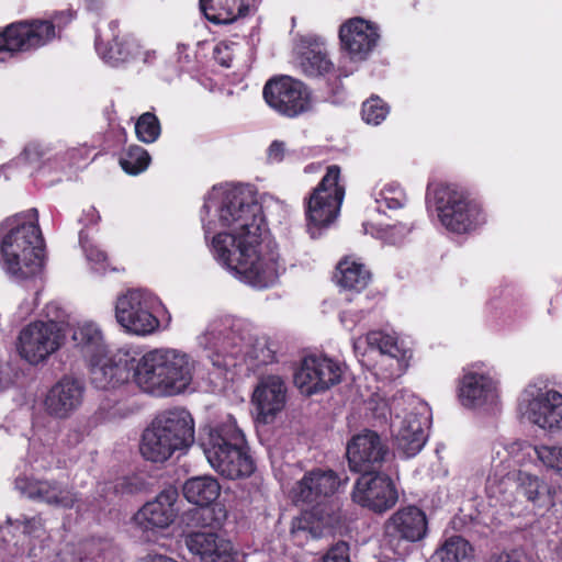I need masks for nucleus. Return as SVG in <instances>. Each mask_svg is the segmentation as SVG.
I'll return each instance as SVG.
<instances>
[{
	"label": "nucleus",
	"mask_w": 562,
	"mask_h": 562,
	"mask_svg": "<svg viewBox=\"0 0 562 562\" xmlns=\"http://www.w3.org/2000/svg\"><path fill=\"white\" fill-rule=\"evenodd\" d=\"M497 396V383L488 374L468 372L459 381L458 397L464 407L493 404Z\"/></svg>",
	"instance_id": "393cba45"
},
{
	"label": "nucleus",
	"mask_w": 562,
	"mask_h": 562,
	"mask_svg": "<svg viewBox=\"0 0 562 562\" xmlns=\"http://www.w3.org/2000/svg\"><path fill=\"white\" fill-rule=\"evenodd\" d=\"M286 385L279 375H267L260 379L252 393V403L256 406L258 419L270 423L280 413L286 403Z\"/></svg>",
	"instance_id": "b1692460"
},
{
	"label": "nucleus",
	"mask_w": 562,
	"mask_h": 562,
	"mask_svg": "<svg viewBox=\"0 0 562 562\" xmlns=\"http://www.w3.org/2000/svg\"><path fill=\"white\" fill-rule=\"evenodd\" d=\"M349 551V543L340 540L328 549L322 562H350Z\"/></svg>",
	"instance_id": "37998d69"
},
{
	"label": "nucleus",
	"mask_w": 562,
	"mask_h": 562,
	"mask_svg": "<svg viewBox=\"0 0 562 562\" xmlns=\"http://www.w3.org/2000/svg\"><path fill=\"white\" fill-rule=\"evenodd\" d=\"M63 339L58 323L37 321L21 330L18 349L23 359L37 364L58 350Z\"/></svg>",
	"instance_id": "4468645a"
},
{
	"label": "nucleus",
	"mask_w": 562,
	"mask_h": 562,
	"mask_svg": "<svg viewBox=\"0 0 562 562\" xmlns=\"http://www.w3.org/2000/svg\"><path fill=\"white\" fill-rule=\"evenodd\" d=\"M91 384L99 390L114 389L134 378L137 360L128 350L105 351L87 360Z\"/></svg>",
	"instance_id": "f8f14e48"
},
{
	"label": "nucleus",
	"mask_w": 562,
	"mask_h": 562,
	"mask_svg": "<svg viewBox=\"0 0 562 562\" xmlns=\"http://www.w3.org/2000/svg\"><path fill=\"white\" fill-rule=\"evenodd\" d=\"M186 499L196 506L215 503L221 494L218 481L210 475L194 476L186 481L182 487Z\"/></svg>",
	"instance_id": "7c9ffc66"
},
{
	"label": "nucleus",
	"mask_w": 562,
	"mask_h": 562,
	"mask_svg": "<svg viewBox=\"0 0 562 562\" xmlns=\"http://www.w3.org/2000/svg\"><path fill=\"white\" fill-rule=\"evenodd\" d=\"M150 160V155L145 148L139 145H131L123 150L119 162L127 175L137 176L148 168Z\"/></svg>",
	"instance_id": "c9c22d12"
},
{
	"label": "nucleus",
	"mask_w": 562,
	"mask_h": 562,
	"mask_svg": "<svg viewBox=\"0 0 562 562\" xmlns=\"http://www.w3.org/2000/svg\"><path fill=\"white\" fill-rule=\"evenodd\" d=\"M44 155H45L44 148L42 147L41 144L35 143V142L29 143L24 147V149L21 154L23 160L26 162H30V164L38 162L43 158Z\"/></svg>",
	"instance_id": "de8ad7c7"
},
{
	"label": "nucleus",
	"mask_w": 562,
	"mask_h": 562,
	"mask_svg": "<svg viewBox=\"0 0 562 562\" xmlns=\"http://www.w3.org/2000/svg\"><path fill=\"white\" fill-rule=\"evenodd\" d=\"M220 221L234 233H218L212 239L214 257L254 286L268 288L278 279V256L262 255L265 231L262 205L249 190L228 192L220 209Z\"/></svg>",
	"instance_id": "f257e3e1"
},
{
	"label": "nucleus",
	"mask_w": 562,
	"mask_h": 562,
	"mask_svg": "<svg viewBox=\"0 0 562 562\" xmlns=\"http://www.w3.org/2000/svg\"><path fill=\"white\" fill-rule=\"evenodd\" d=\"M490 562H535L533 559L521 549H514L510 551H503L498 554H493Z\"/></svg>",
	"instance_id": "c03bdc74"
},
{
	"label": "nucleus",
	"mask_w": 562,
	"mask_h": 562,
	"mask_svg": "<svg viewBox=\"0 0 562 562\" xmlns=\"http://www.w3.org/2000/svg\"><path fill=\"white\" fill-rule=\"evenodd\" d=\"M517 493L536 506L553 504L549 485L536 475L525 471L517 474Z\"/></svg>",
	"instance_id": "2f4dec72"
},
{
	"label": "nucleus",
	"mask_w": 562,
	"mask_h": 562,
	"mask_svg": "<svg viewBox=\"0 0 562 562\" xmlns=\"http://www.w3.org/2000/svg\"><path fill=\"white\" fill-rule=\"evenodd\" d=\"M413 226L406 224H395L390 226L389 236L392 238L393 244H401L404 238L412 232Z\"/></svg>",
	"instance_id": "8fccbe9b"
},
{
	"label": "nucleus",
	"mask_w": 562,
	"mask_h": 562,
	"mask_svg": "<svg viewBox=\"0 0 562 562\" xmlns=\"http://www.w3.org/2000/svg\"><path fill=\"white\" fill-rule=\"evenodd\" d=\"M345 194L341 168L329 165L318 184L304 200L307 228L313 237L314 229L328 227L337 218Z\"/></svg>",
	"instance_id": "6e6552de"
},
{
	"label": "nucleus",
	"mask_w": 562,
	"mask_h": 562,
	"mask_svg": "<svg viewBox=\"0 0 562 562\" xmlns=\"http://www.w3.org/2000/svg\"><path fill=\"white\" fill-rule=\"evenodd\" d=\"M15 484L29 499L48 506L71 509L79 501L72 488L57 480L24 476L16 479Z\"/></svg>",
	"instance_id": "6ab92c4d"
},
{
	"label": "nucleus",
	"mask_w": 562,
	"mask_h": 562,
	"mask_svg": "<svg viewBox=\"0 0 562 562\" xmlns=\"http://www.w3.org/2000/svg\"><path fill=\"white\" fill-rule=\"evenodd\" d=\"M44 530V520L41 516L26 518L23 522V533L26 536L38 537V531Z\"/></svg>",
	"instance_id": "09e8293b"
},
{
	"label": "nucleus",
	"mask_w": 562,
	"mask_h": 562,
	"mask_svg": "<svg viewBox=\"0 0 562 562\" xmlns=\"http://www.w3.org/2000/svg\"><path fill=\"white\" fill-rule=\"evenodd\" d=\"M389 105L380 97L373 95L362 103L361 115L366 123L379 125L389 114Z\"/></svg>",
	"instance_id": "58836bf2"
},
{
	"label": "nucleus",
	"mask_w": 562,
	"mask_h": 562,
	"mask_svg": "<svg viewBox=\"0 0 562 562\" xmlns=\"http://www.w3.org/2000/svg\"><path fill=\"white\" fill-rule=\"evenodd\" d=\"M94 45L99 56L111 66L137 60L140 55V43L132 35H122L117 20L109 22L105 33L97 30Z\"/></svg>",
	"instance_id": "a211bd4d"
},
{
	"label": "nucleus",
	"mask_w": 562,
	"mask_h": 562,
	"mask_svg": "<svg viewBox=\"0 0 562 562\" xmlns=\"http://www.w3.org/2000/svg\"><path fill=\"white\" fill-rule=\"evenodd\" d=\"M256 0H199L201 12L213 24H231L246 16Z\"/></svg>",
	"instance_id": "cd10ccee"
},
{
	"label": "nucleus",
	"mask_w": 562,
	"mask_h": 562,
	"mask_svg": "<svg viewBox=\"0 0 562 562\" xmlns=\"http://www.w3.org/2000/svg\"><path fill=\"white\" fill-rule=\"evenodd\" d=\"M135 134L138 140L145 144L156 142L161 134V124L156 114L153 112L140 114L135 123Z\"/></svg>",
	"instance_id": "e433bc0d"
},
{
	"label": "nucleus",
	"mask_w": 562,
	"mask_h": 562,
	"mask_svg": "<svg viewBox=\"0 0 562 562\" xmlns=\"http://www.w3.org/2000/svg\"><path fill=\"white\" fill-rule=\"evenodd\" d=\"M194 442V420L183 408H173L157 415L144 430L139 445L143 458L154 463H164L176 450Z\"/></svg>",
	"instance_id": "423d86ee"
},
{
	"label": "nucleus",
	"mask_w": 562,
	"mask_h": 562,
	"mask_svg": "<svg viewBox=\"0 0 562 562\" xmlns=\"http://www.w3.org/2000/svg\"><path fill=\"white\" fill-rule=\"evenodd\" d=\"M1 229H8L0 245L2 266L7 273L19 281L41 273L44 266V238L38 224V211L33 207L7 217Z\"/></svg>",
	"instance_id": "7ed1b4c3"
},
{
	"label": "nucleus",
	"mask_w": 562,
	"mask_h": 562,
	"mask_svg": "<svg viewBox=\"0 0 562 562\" xmlns=\"http://www.w3.org/2000/svg\"><path fill=\"white\" fill-rule=\"evenodd\" d=\"M434 202L442 226L456 234H468L485 223L480 202L456 184L440 183L432 190Z\"/></svg>",
	"instance_id": "0eeeda50"
},
{
	"label": "nucleus",
	"mask_w": 562,
	"mask_h": 562,
	"mask_svg": "<svg viewBox=\"0 0 562 562\" xmlns=\"http://www.w3.org/2000/svg\"><path fill=\"white\" fill-rule=\"evenodd\" d=\"M285 144L281 140H273L268 147V158L270 161L280 162L284 158Z\"/></svg>",
	"instance_id": "3c124183"
},
{
	"label": "nucleus",
	"mask_w": 562,
	"mask_h": 562,
	"mask_svg": "<svg viewBox=\"0 0 562 562\" xmlns=\"http://www.w3.org/2000/svg\"><path fill=\"white\" fill-rule=\"evenodd\" d=\"M348 475L330 468H314L306 471L291 491L296 506L306 505L292 522V532H308L313 538H321L325 531L334 529L341 521L339 503L334 496L345 491Z\"/></svg>",
	"instance_id": "f03ea898"
},
{
	"label": "nucleus",
	"mask_w": 562,
	"mask_h": 562,
	"mask_svg": "<svg viewBox=\"0 0 562 562\" xmlns=\"http://www.w3.org/2000/svg\"><path fill=\"white\" fill-rule=\"evenodd\" d=\"M334 279L342 290L361 293L370 284L372 274L363 263L345 257L337 263Z\"/></svg>",
	"instance_id": "c85d7f7f"
},
{
	"label": "nucleus",
	"mask_w": 562,
	"mask_h": 562,
	"mask_svg": "<svg viewBox=\"0 0 562 562\" xmlns=\"http://www.w3.org/2000/svg\"><path fill=\"white\" fill-rule=\"evenodd\" d=\"M379 37L378 26L360 16L347 20L339 27L341 49L353 61L364 60Z\"/></svg>",
	"instance_id": "aec40b11"
},
{
	"label": "nucleus",
	"mask_w": 562,
	"mask_h": 562,
	"mask_svg": "<svg viewBox=\"0 0 562 562\" xmlns=\"http://www.w3.org/2000/svg\"><path fill=\"white\" fill-rule=\"evenodd\" d=\"M535 451L547 468L555 470L562 476V447L539 446Z\"/></svg>",
	"instance_id": "a19ab883"
},
{
	"label": "nucleus",
	"mask_w": 562,
	"mask_h": 562,
	"mask_svg": "<svg viewBox=\"0 0 562 562\" xmlns=\"http://www.w3.org/2000/svg\"><path fill=\"white\" fill-rule=\"evenodd\" d=\"M56 37V26L50 20L31 19L12 22L0 27V60L21 53L34 52Z\"/></svg>",
	"instance_id": "1a4fd4ad"
},
{
	"label": "nucleus",
	"mask_w": 562,
	"mask_h": 562,
	"mask_svg": "<svg viewBox=\"0 0 562 562\" xmlns=\"http://www.w3.org/2000/svg\"><path fill=\"white\" fill-rule=\"evenodd\" d=\"M213 57L218 65L229 68L234 59L232 45L225 42L218 43L214 47Z\"/></svg>",
	"instance_id": "a18cd8bd"
},
{
	"label": "nucleus",
	"mask_w": 562,
	"mask_h": 562,
	"mask_svg": "<svg viewBox=\"0 0 562 562\" xmlns=\"http://www.w3.org/2000/svg\"><path fill=\"white\" fill-rule=\"evenodd\" d=\"M300 65L306 77H325L335 72L327 52L318 45L308 47L302 54Z\"/></svg>",
	"instance_id": "f704fd0d"
},
{
	"label": "nucleus",
	"mask_w": 562,
	"mask_h": 562,
	"mask_svg": "<svg viewBox=\"0 0 562 562\" xmlns=\"http://www.w3.org/2000/svg\"><path fill=\"white\" fill-rule=\"evenodd\" d=\"M226 519L227 510L220 503L198 506L188 510L183 516V521L188 528L214 532L223 527Z\"/></svg>",
	"instance_id": "c756f323"
},
{
	"label": "nucleus",
	"mask_w": 562,
	"mask_h": 562,
	"mask_svg": "<svg viewBox=\"0 0 562 562\" xmlns=\"http://www.w3.org/2000/svg\"><path fill=\"white\" fill-rule=\"evenodd\" d=\"M341 374L342 370L336 361L327 357L307 356L294 373V383L302 393L312 395L340 383Z\"/></svg>",
	"instance_id": "f3484780"
},
{
	"label": "nucleus",
	"mask_w": 562,
	"mask_h": 562,
	"mask_svg": "<svg viewBox=\"0 0 562 562\" xmlns=\"http://www.w3.org/2000/svg\"><path fill=\"white\" fill-rule=\"evenodd\" d=\"M528 418L549 431L562 429V394L555 390L540 392L529 401Z\"/></svg>",
	"instance_id": "a878e982"
},
{
	"label": "nucleus",
	"mask_w": 562,
	"mask_h": 562,
	"mask_svg": "<svg viewBox=\"0 0 562 562\" xmlns=\"http://www.w3.org/2000/svg\"><path fill=\"white\" fill-rule=\"evenodd\" d=\"M157 58V53L154 49H145L140 45V55L137 59H142L145 65H153Z\"/></svg>",
	"instance_id": "864d4df0"
},
{
	"label": "nucleus",
	"mask_w": 562,
	"mask_h": 562,
	"mask_svg": "<svg viewBox=\"0 0 562 562\" xmlns=\"http://www.w3.org/2000/svg\"><path fill=\"white\" fill-rule=\"evenodd\" d=\"M145 562H178L175 559L165 554H148L145 558Z\"/></svg>",
	"instance_id": "5fc2aeb1"
},
{
	"label": "nucleus",
	"mask_w": 562,
	"mask_h": 562,
	"mask_svg": "<svg viewBox=\"0 0 562 562\" xmlns=\"http://www.w3.org/2000/svg\"><path fill=\"white\" fill-rule=\"evenodd\" d=\"M155 299L142 290H128L116 300V322L127 331L137 336H147L160 325L154 314Z\"/></svg>",
	"instance_id": "9b49d317"
},
{
	"label": "nucleus",
	"mask_w": 562,
	"mask_h": 562,
	"mask_svg": "<svg viewBox=\"0 0 562 562\" xmlns=\"http://www.w3.org/2000/svg\"><path fill=\"white\" fill-rule=\"evenodd\" d=\"M346 457L351 472L366 474L382 470L390 451L375 431L364 430L348 441Z\"/></svg>",
	"instance_id": "2eb2a0df"
},
{
	"label": "nucleus",
	"mask_w": 562,
	"mask_h": 562,
	"mask_svg": "<svg viewBox=\"0 0 562 562\" xmlns=\"http://www.w3.org/2000/svg\"><path fill=\"white\" fill-rule=\"evenodd\" d=\"M367 342L371 348H376L381 353L387 355L392 358L398 359L403 356L397 339L382 330L369 331L367 334Z\"/></svg>",
	"instance_id": "4c0bfd02"
},
{
	"label": "nucleus",
	"mask_w": 562,
	"mask_h": 562,
	"mask_svg": "<svg viewBox=\"0 0 562 562\" xmlns=\"http://www.w3.org/2000/svg\"><path fill=\"white\" fill-rule=\"evenodd\" d=\"M406 194L396 183L385 184L379 192L376 203L380 211L383 206L389 210H397L404 206Z\"/></svg>",
	"instance_id": "ea45409f"
},
{
	"label": "nucleus",
	"mask_w": 562,
	"mask_h": 562,
	"mask_svg": "<svg viewBox=\"0 0 562 562\" xmlns=\"http://www.w3.org/2000/svg\"><path fill=\"white\" fill-rule=\"evenodd\" d=\"M193 370L194 363L187 353L175 349H156L137 361L134 379L145 392L170 396L190 385Z\"/></svg>",
	"instance_id": "39448f33"
},
{
	"label": "nucleus",
	"mask_w": 562,
	"mask_h": 562,
	"mask_svg": "<svg viewBox=\"0 0 562 562\" xmlns=\"http://www.w3.org/2000/svg\"><path fill=\"white\" fill-rule=\"evenodd\" d=\"M179 493L175 487L162 490L153 501L145 503L134 515L135 524L144 531L168 528L178 516Z\"/></svg>",
	"instance_id": "412c9836"
},
{
	"label": "nucleus",
	"mask_w": 562,
	"mask_h": 562,
	"mask_svg": "<svg viewBox=\"0 0 562 562\" xmlns=\"http://www.w3.org/2000/svg\"><path fill=\"white\" fill-rule=\"evenodd\" d=\"M146 483L138 475H127L117 479L114 484V492L120 495H134L145 490Z\"/></svg>",
	"instance_id": "79ce46f5"
},
{
	"label": "nucleus",
	"mask_w": 562,
	"mask_h": 562,
	"mask_svg": "<svg viewBox=\"0 0 562 562\" xmlns=\"http://www.w3.org/2000/svg\"><path fill=\"white\" fill-rule=\"evenodd\" d=\"M427 426L428 416L414 411L408 412L394 436L396 449L406 458L415 457L426 442Z\"/></svg>",
	"instance_id": "bb28decb"
},
{
	"label": "nucleus",
	"mask_w": 562,
	"mask_h": 562,
	"mask_svg": "<svg viewBox=\"0 0 562 562\" xmlns=\"http://www.w3.org/2000/svg\"><path fill=\"white\" fill-rule=\"evenodd\" d=\"M198 443L210 465L225 479H246L256 470L245 435L235 420L204 426Z\"/></svg>",
	"instance_id": "20e7f679"
},
{
	"label": "nucleus",
	"mask_w": 562,
	"mask_h": 562,
	"mask_svg": "<svg viewBox=\"0 0 562 562\" xmlns=\"http://www.w3.org/2000/svg\"><path fill=\"white\" fill-rule=\"evenodd\" d=\"M80 244L85 250L86 257L89 261L101 265L106 261V254L99 249L95 246L88 245L82 237V232H80Z\"/></svg>",
	"instance_id": "49530a36"
},
{
	"label": "nucleus",
	"mask_w": 562,
	"mask_h": 562,
	"mask_svg": "<svg viewBox=\"0 0 562 562\" xmlns=\"http://www.w3.org/2000/svg\"><path fill=\"white\" fill-rule=\"evenodd\" d=\"M473 547L461 536H452L435 551L430 562H463L473 557Z\"/></svg>",
	"instance_id": "72a5a7b5"
},
{
	"label": "nucleus",
	"mask_w": 562,
	"mask_h": 562,
	"mask_svg": "<svg viewBox=\"0 0 562 562\" xmlns=\"http://www.w3.org/2000/svg\"><path fill=\"white\" fill-rule=\"evenodd\" d=\"M262 97L270 109L288 119H295L313 110L310 88L290 76L270 78L263 86Z\"/></svg>",
	"instance_id": "9d476101"
},
{
	"label": "nucleus",
	"mask_w": 562,
	"mask_h": 562,
	"mask_svg": "<svg viewBox=\"0 0 562 562\" xmlns=\"http://www.w3.org/2000/svg\"><path fill=\"white\" fill-rule=\"evenodd\" d=\"M85 384L71 376H64L47 392L44 405L47 413L56 418H67L83 401Z\"/></svg>",
	"instance_id": "5701e85b"
},
{
	"label": "nucleus",
	"mask_w": 562,
	"mask_h": 562,
	"mask_svg": "<svg viewBox=\"0 0 562 562\" xmlns=\"http://www.w3.org/2000/svg\"><path fill=\"white\" fill-rule=\"evenodd\" d=\"M427 533V515L416 505L400 507L383 525V538L390 547L422 541Z\"/></svg>",
	"instance_id": "dca6fc26"
},
{
	"label": "nucleus",
	"mask_w": 562,
	"mask_h": 562,
	"mask_svg": "<svg viewBox=\"0 0 562 562\" xmlns=\"http://www.w3.org/2000/svg\"><path fill=\"white\" fill-rule=\"evenodd\" d=\"M86 7L89 11L100 12L103 8V0H85Z\"/></svg>",
	"instance_id": "6e6d98bb"
},
{
	"label": "nucleus",
	"mask_w": 562,
	"mask_h": 562,
	"mask_svg": "<svg viewBox=\"0 0 562 562\" xmlns=\"http://www.w3.org/2000/svg\"><path fill=\"white\" fill-rule=\"evenodd\" d=\"M188 550L201 562H236L237 552L231 540L214 531L192 530L183 535Z\"/></svg>",
	"instance_id": "4be33fe9"
},
{
	"label": "nucleus",
	"mask_w": 562,
	"mask_h": 562,
	"mask_svg": "<svg viewBox=\"0 0 562 562\" xmlns=\"http://www.w3.org/2000/svg\"><path fill=\"white\" fill-rule=\"evenodd\" d=\"M75 347L80 351L82 357L88 360L108 349L103 341L101 330L92 323L79 325L72 334Z\"/></svg>",
	"instance_id": "473e14b6"
},
{
	"label": "nucleus",
	"mask_w": 562,
	"mask_h": 562,
	"mask_svg": "<svg viewBox=\"0 0 562 562\" xmlns=\"http://www.w3.org/2000/svg\"><path fill=\"white\" fill-rule=\"evenodd\" d=\"M351 499L363 508L382 514L397 503L398 493L389 473L380 470L361 474L356 480Z\"/></svg>",
	"instance_id": "ddd939ff"
},
{
	"label": "nucleus",
	"mask_w": 562,
	"mask_h": 562,
	"mask_svg": "<svg viewBox=\"0 0 562 562\" xmlns=\"http://www.w3.org/2000/svg\"><path fill=\"white\" fill-rule=\"evenodd\" d=\"M100 214L94 206H89L88 210L83 211V216L80 218V222L88 226L91 224H97L100 221Z\"/></svg>",
	"instance_id": "603ef678"
}]
</instances>
